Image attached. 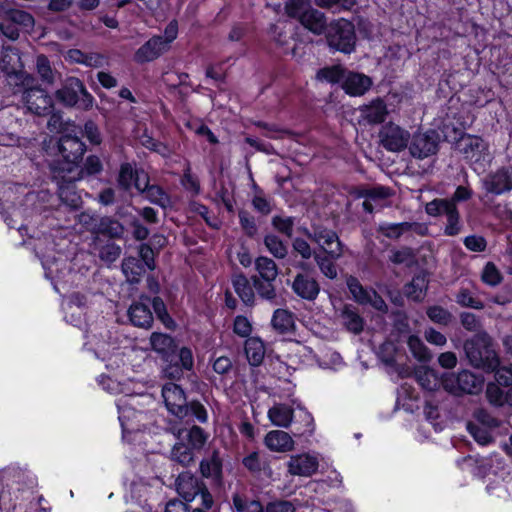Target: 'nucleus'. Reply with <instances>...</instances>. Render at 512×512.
<instances>
[{"mask_svg":"<svg viewBox=\"0 0 512 512\" xmlns=\"http://www.w3.org/2000/svg\"><path fill=\"white\" fill-rule=\"evenodd\" d=\"M152 349L161 355L166 363L163 373L167 378L180 379L184 370H191L194 365L192 351L182 347L177 352V346L169 335L163 333H152L150 337Z\"/></svg>","mask_w":512,"mask_h":512,"instance_id":"1","label":"nucleus"},{"mask_svg":"<svg viewBox=\"0 0 512 512\" xmlns=\"http://www.w3.org/2000/svg\"><path fill=\"white\" fill-rule=\"evenodd\" d=\"M162 397L167 410L175 417L186 422L198 420L204 423L208 419L207 411L199 402L188 403L183 389L175 383H167L162 388Z\"/></svg>","mask_w":512,"mask_h":512,"instance_id":"2","label":"nucleus"},{"mask_svg":"<svg viewBox=\"0 0 512 512\" xmlns=\"http://www.w3.org/2000/svg\"><path fill=\"white\" fill-rule=\"evenodd\" d=\"M15 86L23 88L22 102L27 110L35 115L49 114L53 109L51 96L41 87L35 85V79L27 73L17 74L12 77Z\"/></svg>","mask_w":512,"mask_h":512,"instance_id":"3","label":"nucleus"},{"mask_svg":"<svg viewBox=\"0 0 512 512\" xmlns=\"http://www.w3.org/2000/svg\"><path fill=\"white\" fill-rule=\"evenodd\" d=\"M465 354L471 365L477 368L494 370L498 366L495 352L491 348V338L481 332L464 343Z\"/></svg>","mask_w":512,"mask_h":512,"instance_id":"4","label":"nucleus"},{"mask_svg":"<svg viewBox=\"0 0 512 512\" xmlns=\"http://www.w3.org/2000/svg\"><path fill=\"white\" fill-rule=\"evenodd\" d=\"M326 39L330 48L350 54L356 43L354 25L345 19L334 21L327 28Z\"/></svg>","mask_w":512,"mask_h":512,"instance_id":"5","label":"nucleus"},{"mask_svg":"<svg viewBox=\"0 0 512 512\" xmlns=\"http://www.w3.org/2000/svg\"><path fill=\"white\" fill-rule=\"evenodd\" d=\"M0 31L10 40L19 37V31L30 32L34 27V18L29 13L18 9H5L0 4Z\"/></svg>","mask_w":512,"mask_h":512,"instance_id":"6","label":"nucleus"},{"mask_svg":"<svg viewBox=\"0 0 512 512\" xmlns=\"http://www.w3.org/2000/svg\"><path fill=\"white\" fill-rule=\"evenodd\" d=\"M55 96L65 106L77 105L84 110L90 109L94 101L82 81L76 77L67 78L62 88L56 91Z\"/></svg>","mask_w":512,"mask_h":512,"instance_id":"7","label":"nucleus"},{"mask_svg":"<svg viewBox=\"0 0 512 512\" xmlns=\"http://www.w3.org/2000/svg\"><path fill=\"white\" fill-rule=\"evenodd\" d=\"M138 404V396H125L117 401L119 421L125 439H128L130 434L140 431V422L146 418L145 414L136 410Z\"/></svg>","mask_w":512,"mask_h":512,"instance_id":"8","label":"nucleus"},{"mask_svg":"<svg viewBox=\"0 0 512 512\" xmlns=\"http://www.w3.org/2000/svg\"><path fill=\"white\" fill-rule=\"evenodd\" d=\"M457 149L475 166V170L483 169L491 159L487 143L477 136H462L457 142Z\"/></svg>","mask_w":512,"mask_h":512,"instance_id":"9","label":"nucleus"},{"mask_svg":"<svg viewBox=\"0 0 512 512\" xmlns=\"http://www.w3.org/2000/svg\"><path fill=\"white\" fill-rule=\"evenodd\" d=\"M410 138L409 131L393 122L384 124L379 131L380 144L390 152L404 150L408 146Z\"/></svg>","mask_w":512,"mask_h":512,"instance_id":"10","label":"nucleus"},{"mask_svg":"<svg viewBox=\"0 0 512 512\" xmlns=\"http://www.w3.org/2000/svg\"><path fill=\"white\" fill-rule=\"evenodd\" d=\"M307 235L332 259H339L343 255L344 246L334 231L316 228L312 233L307 231Z\"/></svg>","mask_w":512,"mask_h":512,"instance_id":"11","label":"nucleus"},{"mask_svg":"<svg viewBox=\"0 0 512 512\" xmlns=\"http://www.w3.org/2000/svg\"><path fill=\"white\" fill-rule=\"evenodd\" d=\"M443 385L447 391L457 393L464 392L468 394L477 393L483 387V379L469 371H462L456 377L450 376L443 380Z\"/></svg>","mask_w":512,"mask_h":512,"instance_id":"12","label":"nucleus"},{"mask_svg":"<svg viewBox=\"0 0 512 512\" xmlns=\"http://www.w3.org/2000/svg\"><path fill=\"white\" fill-rule=\"evenodd\" d=\"M409 150L413 157L419 159L435 154L438 150V134L433 130L414 134Z\"/></svg>","mask_w":512,"mask_h":512,"instance_id":"13","label":"nucleus"},{"mask_svg":"<svg viewBox=\"0 0 512 512\" xmlns=\"http://www.w3.org/2000/svg\"><path fill=\"white\" fill-rule=\"evenodd\" d=\"M78 221L86 230L96 234L107 233L111 236H116L121 232L118 222L112 221L109 218H100L93 213L83 212L79 214Z\"/></svg>","mask_w":512,"mask_h":512,"instance_id":"14","label":"nucleus"},{"mask_svg":"<svg viewBox=\"0 0 512 512\" xmlns=\"http://www.w3.org/2000/svg\"><path fill=\"white\" fill-rule=\"evenodd\" d=\"M348 288L353 298L362 305H370L379 311L386 310L384 300L374 290L363 288L357 278L349 277L347 279Z\"/></svg>","mask_w":512,"mask_h":512,"instance_id":"15","label":"nucleus"},{"mask_svg":"<svg viewBox=\"0 0 512 512\" xmlns=\"http://www.w3.org/2000/svg\"><path fill=\"white\" fill-rule=\"evenodd\" d=\"M318 459L308 453L293 455L287 462L289 474L293 476L310 477L318 470Z\"/></svg>","mask_w":512,"mask_h":512,"instance_id":"16","label":"nucleus"},{"mask_svg":"<svg viewBox=\"0 0 512 512\" xmlns=\"http://www.w3.org/2000/svg\"><path fill=\"white\" fill-rule=\"evenodd\" d=\"M59 151L69 163L77 162L85 152V145L77 134H64L59 140Z\"/></svg>","mask_w":512,"mask_h":512,"instance_id":"17","label":"nucleus"},{"mask_svg":"<svg viewBox=\"0 0 512 512\" xmlns=\"http://www.w3.org/2000/svg\"><path fill=\"white\" fill-rule=\"evenodd\" d=\"M484 188L487 192L500 195L512 190V171L499 169L484 179Z\"/></svg>","mask_w":512,"mask_h":512,"instance_id":"18","label":"nucleus"},{"mask_svg":"<svg viewBox=\"0 0 512 512\" xmlns=\"http://www.w3.org/2000/svg\"><path fill=\"white\" fill-rule=\"evenodd\" d=\"M292 289L305 300H314L320 291L317 281L307 274H297L292 283Z\"/></svg>","mask_w":512,"mask_h":512,"instance_id":"19","label":"nucleus"},{"mask_svg":"<svg viewBox=\"0 0 512 512\" xmlns=\"http://www.w3.org/2000/svg\"><path fill=\"white\" fill-rule=\"evenodd\" d=\"M371 85L370 77L361 73L346 71L342 87L349 95L361 96L369 90Z\"/></svg>","mask_w":512,"mask_h":512,"instance_id":"20","label":"nucleus"},{"mask_svg":"<svg viewBox=\"0 0 512 512\" xmlns=\"http://www.w3.org/2000/svg\"><path fill=\"white\" fill-rule=\"evenodd\" d=\"M266 447L273 452H289L294 449V440L285 431L272 430L264 438Z\"/></svg>","mask_w":512,"mask_h":512,"instance_id":"21","label":"nucleus"},{"mask_svg":"<svg viewBox=\"0 0 512 512\" xmlns=\"http://www.w3.org/2000/svg\"><path fill=\"white\" fill-rule=\"evenodd\" d=\"M178 494L186 501H193L201 491V484L198 479L188 473L179 475L176 481Z\"/></svg>","mask_w":512,"mask_h":512,"instance_id":"22","label":"nucleus"},{"mask_svg":"<svg viewBox=\"0 0 512 512\" xmlns=\"http://www.w3.org/2000/svg\"><path fill=\"white\" fill-rule=\"evenodd\" d=\"M128 316L134 326L150 328L153 322V315L148 305L143 302L132 304L128 310Z\"/></svg>","mask_w":512,"mask_h":512,"instance_id":"23","label":"nucleus"},{"mask_svg":"<svg viewBox=\"0 0 512 512\" xmlns=\"http://www.w3.org/2000/svg\"><path fill=\"white\" fill-rule=\"evenodd\" d=\"M19 60L18 53L13 49H5L0 57V71L7 75L10 85L15 86V80H12L14 75L25 73L24 71L17 70Z\"/></svg>","mask_w":512,"mask_h":512,"instance_id":"24","label":"nucleus"},{"mask_svg":"<svg viewBox=\"0 0 512 512\" xmlns=\"http://www.w3.org/2000/svg\"><path fill=\"white\" fill-rule=\"evenodd\" d=\"M178 36V22L176 20L170 21L164 29L163 35L153 36L151 38L154 42L156 50L160 56L171 48L172 42Z\"/></svg>","mask_w":512,"mask_h":512,"instance_id":"25","label":"nucleus"},{"mask_svg":"<svg viewBox=\"0 0 512 512\" xmlns=\"http://www.w3.org/2000/svg\"><path fill=\"white\" fill-rule=\"evenodd\" d=\"M145 193L144 197L151 203L158 205L162 208H167L171 205V200L168 194L158 185H149L148 176L143 175Z\"/></svg>","mask_w":512,"mask_h":512,"instance_id":"26","label":"nucleus"},{"mask_svg":"<svg viewBox=\"0 0 512 512\" xmlns=\"http://www.w3.org/2000/svg\"><path fill=\"white\" fill-rule=\"evenodd\" d=\"M268 418L273 425L287 428L292 422L293 410L287 405L277 404L269 409Z\"/></svg>","mask_w":512,"mask_h":512,"instance_id":"27","label":"nucleus"},{"mask_svg":"<svg viewBox=\"0 0 512 512\" xmlns=\"http://www.w3.org/2000/svg\"><path fill=\"white\" fill-rule=\"evenodd\" d=\"M415 377L422 388L428 391H434L443 384L436 372L429 367H419L415 370Z\"/></svg>","mask_w":512,"mask_h":512,"instance_id":"28","label":"nucleus"},{"mask_svg":"<svg viewBox=\"0 0 512 512\" xmlns=\"http://www.w3.org/2000/svg\"><path fill=\"white\" fill-rule=\"evenodd\" d=\"M84 304V297L79 294H73L65 306V317L74 326H80L82 323V306Z\"/></svg>","mask_w":512,"mask_h":512,"instance_id":"29","label":"nucleus"},{"mask_svg":"<svg viewBox=\"0 0 512 512\" xmlns=\"http://www.w3.org/2000/svg\"><path fill=\"white\" fill-rule=\"evenodd\" d=\"M300 23L314 34H321L326 27V19L324 14L313 7L306 12Z\"/></svg>","mask_w":512,"mask_h":512,"instance_id":"30","label":"nucleus"},{"mask_svg":"<svg viewBox=\"0 0 512 512\" xmlns=\"http://www.w3.org/2000/svg\"><path fill=\"white\" fill-rule=\"evenodd\" d=\"M387 113V107L380 99L374 100L369 105L362 108L363 118L373 124L384 121Z\"/></svg>","mask_w":512,"mask_h":512,"instance_id":"31","label":"nucleus"},{"mask_svg":"<svg viewBox=\"0 0 512 512\" xmlns=\"http://www.w3.org/2000/svg\"><path fill=\"white\" fill-rule=\"evenodd\" d=\"M245 353L249 363L258 366L264 359L265 346L259 338H249L245 342Z\"/></svg>","mask_w":512,"mask_h":512,"instance_id":"32","label":"nucleus"},{"mask_svg":"<svg viewBox=\"0 0 512 512\" xmlns=\"http://www.w3.org/2000/svg\"><path fill=\"white\" fill-rule=\"evenodd\" d=\"M274 329L280 333H287L294 329L295 321L291 312L285 309H277L271 320Z\"/></svg>","mask_w":512,"mask_h":512,"instance_id":"33","label":"nucleus"},{"mask_svg":"<svg viewBox=\"0 0 512 512\" xmlns=\"http://www.w3.org/2000/svg\"><path fill=\"white\" fill-rule=\"evenodd\" d=\"M89 344L94 350L97 357H101L105 359L106 356L115 349V344L109 341L108 332H105V335H100V338L95 334L88 336Z\"/></svg>","mask_w":512,"mask_h":512,"instance_id":"34","label":"nucleus"},{"mask_svg":"<svg viewBox=\"0 0 512 512\" xmlns=\"http://www.w3.org/2000/svg\"><path fill=\"white\" fill-rule=\"evenodd\" d=\"M173 433L177 438L181 439L184 437L188 438L189 444L194 449H200L206 442V435L203 430L198 426H193L189 431L183 429H173Z\"/></svg>","mask_w":512,"mask_h":512,"instance_id":"35","label":"nucleus"},{"mask_svg":"<svg viewBox=\"0 0 512 512\" xmlns=\"http://www.w3.org/2000/svg\"><path fill=\"white\" fill-rule=\"evenodd\" d=\"M233 288L236 294L245 304H252L254 301V292L248 279L243 275H236L232 279Z\"/></svg>","mask_w":512,"mask_h":512,"instance_id":"36","label":"nucleus"},{"mask_svg":"<svg viewBox=\"0 0 512 512\" xmlns=\"http://www.w3.org/2000/svg\"><path fill=\"white\" fill-rule=\"evenodd\" d=\"M456 204L449 199H435L425 206V211L428 215L437 217V216H447L450 212L456 209Z\"/></svg>","mask_w":512,"mask_h":512,"instance_id":"37","label":"nucleus"},{"mask_svg":"<svg viewBox=\"0 0 512 512\" xmlns=\"http://www.w3.org/2000/svg\"><path fill=\"white\" fill-rule=\"evenodd\" d=\"M255 268L259 273L260 279L275 280L278 275L276 263L265 256H260L255 260Z\"/></svg>","mask_w":512,"mask_h":512,"instance_id":"38","label":"nucleus"},{"mask_svg":"<svg viewBox=\"0 0 512 512\" xmlns=\"http://www.w3.org/2000/svg\"><path fill=\"white\" fill-rule=\"evenodd\" d=\"M122 271L129 282L136 283L145 270L143 265L136 258L129 257L123 261Z\"/></svg>","mask_w":512,"mask_h":512,"instance_id":"39","label":"nucleus"},{"mask_svg":"<svg viewBox=\"0 0 512 512\" xmlns=\"http://www.w3.org/2000/svg\"><path fill=\"white\" fill-rule=\"evenodd\" d=\"M407 344L411 353L419 361H429L431 359V353L429 349L425 346V344L418 336H409Z\"/></svg>","mask_w":512,"mask_h":512,"instance_id":"40","label":"nucleus"},{"mask_svg":"<svg viewBox=\"0 0 512 512\" xmlns=\"http://www.w3.org/2000/svg\"><path fill=\"white\" fill-rule=\"evenodd\" d=\"M426 290V281L423 276H416L405 287V294L407 297L415 301L423 299Z\"/></svg>","mask_w":512,"mask_h":512,"instance_id":"41","label":"nucleus"},{"mask_svg":"<svg viewBox=\"0 0 512 512\" xmlns=\"http://www.w3.org/2000/svg\"><path fill=\"white\" fill-rule=\"evenodd\" d=\"M312 8L310 0H290L286 4V12L292 17L299 21L306 15V12Z\"/></svg>","mask_w":512,"mask_h":512,"instance_id":"42","label":"nucleus"},{"mask_svg":"<svg viewBox=\"0 0 512 512\" xmlns=\"http://www.w3.org/2000/svg\"><path fill=\"white\" fill-rule=\"evenodd\" d=\"M345 74L346 70L337 65L319 70L317 73V78L329 83H343Z\"/></svg>","mask_w":512,"mask_h":512,"instance_id":"43","label":"nucleus"},{"mask_svg":"<svg viewBox=\"0 0 512 512\" xmlns=\"http://www.w3.org/2000/svg\"><path fill=\"white\" fill-rule=\"evenodd\" d=\"M160 57L151 38L143 44L135 53V61L138 63L150 62Z\"/></svg>","mask_w":512,"mask_h":512,"instance_id":"44","label":"nucleus"},{"mask_svg":"<svg viewBox=\"0 0 512 512\" xmlns=\"http://www.w3.org/2000/svg\"><path fill=\"white\" fill-rule=\"evenodd\" d=\"M264 244L268 251L276 258L283 259L287 255V247L276 235H266Z\"/></svg>","mask_w":512,"mask_h":512,"instance_id":"45","label":"nucleus"},{"mask_svg":"<svg viewBox=\"0 0 512 512\" xmlns=\"http://www.w3.org/2000/svg\"><path fill=\"white\" fill-rule=\"evenodd\" d=\"M456 302L462 307H469L477 310L484 308V304L481 300L474 297L473 293L469 289L462 288L456 295Z\"/></svg>","mask_w":512,"mask_h":512,"instance_id":"46","label":"nucleus"},{"mask_svg":"<svg viewBox=\"0 0 512 512\" xmlns=\"http://www.w3.org/2000/svg\"><path fill=\"white\" fill-rule=\"evenodd\" d=\"M274 281L275 280L260 279L256 276L253 278L254 287L260 297L267 299V300H272L275 298L276 291H275Z\"/></svg>","mask_w":512,"mask_h":512,"instance_id":"47","label":"nucleus"},{"mask_svg":"<svg viewBox=\"0 0 512 512\" xmlns=\"http://www.w3.org/2000/svg\"><path fill=\"white\" fill-rule=\"evenodd\" d=\"M414 227L417 228L413 224L403 222L396 224H383L379 227V230L383 233V235L389 238H398L404 232L412 230Z\"/></svg>","mask_w":512,"mask_h":512,"instance_id":"48","label":"nucleus"},{"mask_svg":"<svg viewBox=\"0 0 512 512\" xmlns=\"http://www.w3.org/2000/svg\"><path fill=\"white\" fill-rule=\"evenodd\" d=\"M233 506L236 512H263L260 502L255 500L247 501L239 494L233 496Z\"/></svg>","mask_w":512,"mask_h":512,"instance_id":"49","label":"nucleus"},{"mask_svg":"<svg viewBox=\"0 0 512 512\" xmlns=\"http://www.w3.org/2000/svg\"><path fill=\"white\" fill-rule=\"evenodd\" d=\"M342 320L346 328L353 333H359L363 329V321L361 317L350 309L346 308L342 312Z\"/></svg>","mask_w":512,"mask_h":512,"instance_id":"50","label":"nucleus"},{"mask_svg":"<svg viewBox=\"0 0 512 512\" xmlns=\"http://www.w3.org/2000/svg\"><path fill=\"white\" fill-rule=\"evenodd\" d=\"M171 456L173 460L184 466L189 465L193 461L191 449L183 443H177L174 445Z\"/></svg>","mask_w":512,"mask_h":512,"instance_id":"51","label":"nucleus"},{"mask_svg":"<svg viewBox=\"0 0 512 512\" xmlns=\"http://www.w3.org/2000/svg\"><path fill=\"white\" fill-rule=\"evenodd\" d=\"M427 315L431 321L443 326L449 325L452 320V314L440 306H432L428 308Z\"/></svg>","mask_w":512,"mask_h":512,"instance_id":"52","label":"nucleus"},{"mask_svg":"<svg viewBox=\"0 0 512 512\" xmlns=\"http://www.w3.org/2000/svg\"><path fill=\"white\" fill-rule=\"evenodd\" d=\"M36 68L41 79L49 84H52L55 80L54 72L50 66V62L44 55H39L36 60Z\"/></svg>","mask_w":512,"mask_h":512,"instance_id":"53","label":"nucleus"},{"mask_svg":"<svg viewBox=\"0 0 512 512\" xmlns=\"http://www.w3.org/2000/svg\"><path fill=\"white\" fill-rule=\"evenodd\" d=\"M200 469L204 477L218 478L221 474V462L216 455H213L210 460L201 462Z\"/></svg>","mask_w":512,"mask_h":512,"instance_id":"54","label":"nucleus"},{"mask_svg":"<svg viewBox=\"0 0 512 512\" xmlns=\"http://www.w3.org/2000/svg\"><path fill=\"white\" fill-rule=\"evenodd\" d=\"M314 258H315V261H316L317 265L319 266L321 272L326 277H328L330 279H334L337 277V268H336V265L334 264V262L332 261L333 259L331 257H329L328 255L322 256V255L316 254L314 256Z\"/></svg>","mask_w":512,"mask_h":512,"instance_id":"55","label":"nucleus"},{"mask_svg":"<svg viewBox=\"0 0 512 512\" xmlns=\"http://www.w3.org/2000/svg\"><path fill=\"white\" fill-rule=\"evenodd\" d=\"M462 224L457 208L446 216V224L444 234L447 236H455L461 232Z\"/></svg>","mask_w":512,"mask_h":512,"instance_id":"56","label":"nucleus"},{"mask_svg":"<svg viewBox=\"0 0 512 512\" xmlns=\"http://www.w3.org/2000/svg\"><path fill=\"white\" fill-rule=\"evenodd\" d=\"M481 279L487 285L496 286L501 282L502 276L496 266L488 262L483 268Z\"/></svg>","mask_w":512,"mask_h":512,"instance_id":"57","label":"nucleus"},{"mask_svg":"<svg viewBox=\"0 0 512 512\" xmlns=\"http://www.w3.org/2000/svg\"><path fill=\"white\" fill-rule=\"evenodd\" d=\"M59 197L68 206L77 208L81 204V198L74 190L73 186L61 187L59 190Z\"/></svg>","mask_w":512,"mask_h":512,"instance_id":"58","label":"nucleus"},{"mask_svg":"<svg viewBox=\"0 0 512 512\" xmlns=\"http://www.w3.org/2000/svg\"><path fill=\"white\" fill-rule=\"evenodd\" d=\"M397 356V347L392 341L384 342L379 348V357L381 360L388 364L392 365L396 361Z\"/></svg>","mask_w":512,"mask_h":512,"instance_id":"59","label":"nucleus"},{"mask_svg":"<svg viewBox=\"0 0 512 512\" xmlns=\"http://www.w3.org/2000/svg\"><path fill=\"white\" fill-rule=\"evenodd\" d=\"M136 174L138 172H135L129 163L122 164L118 177L119 185L124 189H128L132 185Z\"/></svg>","mask_w":512,"mask_h":512,"instance_id":"60","label":"nucleus"},{"mask_svg":"<svg viewBox=\"0 0 512 512\" xmlns=\"http://www.w3.org/2000/svg\"><path fill=\"white\" fill-rule=\"evenodd\" d=\"M505 393L506 392H504L499 386L495 384L488 385L486 390V395L489 402L495 406L505 405V400H507Z\"/></svg>","mask_w":512,"mask_h":512,"instance_id":"61","label":"nucleus"},{"mask_svg":"<svg viewBox=\"0 0 512 512\" xmlns=\"http://www.w3.org/2000/svg\"><path fill=\"white\" fill-rule=\"evenodd\" d=\"M272 225L276 230L290 237L293 232L294 220L291 217L275 216L272 219Z\"/></svg>","mask_w":512,"mask_h":512,"instance_id":"62","label":"nucleus"},{"mask_svg":"<svg viewBox=\"0 0 512 512\" xmlns=\"http://www.w3.org/2000/svg\"><path fill=\"white\" fill-rule=\"evenodd\" d=\"M461 324L468 331H478L481 327L478 317L470 312H463L460 315Z\"/></svg>","mask_w":512,"mask_h":512,"instance_id":"63","label":"nucleus"},{"mask_svg":"<svg viewBox=\"0 0 512 512\" xmlns=\"http://www.w3.org/2000/svg\"><path fill=\"white\" fill-rule=\"evenodd\" d=\"M495 376L500 385L512 386V364L498 368Z\"/></svg>","mask_w":512,"mask_h":512,"instance_id":"64","label":"nucleus"}]
</instances>
